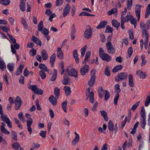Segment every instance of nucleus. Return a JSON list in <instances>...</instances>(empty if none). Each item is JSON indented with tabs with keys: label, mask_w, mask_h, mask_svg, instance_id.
<instances>
[{
	"label": "nucleus",
	"mask_w": 150,
	"mask_h": 150,
	"mask_svg": "<svg viewBox=\"0 0 150 150\" xmlns=\"http://www.w3.org/2000/svg\"><path fill=\"white\" fill-rule=\"evenodd\" d=\"M73 55L75 59L76 63L77 64H78L79 62V59L77 50L75 49L74 50L73 52Z\"/></svg>",
	"instance_id": "obj_25"
},
{
	"label": "nucleus",
	"mask_w": 150,
	"mask_h": 150,
	"mask_svg": "<svg viewBox=\"0 0 150 150\" xmlns=\"http://www.w3.org/2000/svg\"><path fill=\"white\" fill-rule=\"evenodd\" d=\"M0 115H1V118L2 120L7 124V126L8 127L11 128L12 127V123L8 117L7 115H4V113Z\"/></svg>",
	"instance_id": "obj_3"
},
{
	"label": "nucleus",
	"mask_w": 150,
	"mask_h": 150,
	"mask_svg": "<svg viewBox=\"0 0 150 150\" xmlns=\"http://www.w3.org/2000/svg\"><path fill=\"white\" fill-rule=\"evenodd\" d=\"M123 67V66L121 65H118L115 67L113 70L112 72H116L119 70H121Z\"/></svg>",
	"instance_id": "obj_34"
},
{
	"label": "nucleus",
	"mask_w": 150,
	"mask_h": 150,
	"mask_svg": "<svg viewBox=\"0 0 150 150\" xmlns=\"http://www.w3.org/2000/svg\"><path fill=\"white\" fill-rule=\"evenodd\" d=\"M30 88L33 91L35 94L41 95L43 93V91L40 88H38L37 86L35 85L30 86Z\"/></svg>",
	"instance_id": "obj_4"
},
{
	"label": "nucleus",
	"mask_w": 150,
	"mask_h": 150,
	"mask_svg": "<svg viewBox=\"0 0 150 150\" xmlns=\"http://www.w3.org/2000/svg\"><path fill=\"white\" fill-rule=\"evenodd\" d=\"M44 25L43 24V22L42 21H40L38 26V31H41L42 30V29L43 28Z\"/></svg>",
	"instance_id": "obj_44"
},
{
	"label": "nucleus",
	"mask_w": 150,
	"mask_h": 150,
	"mask_svg": "<svg viewBox=\"0 0 150 150\" xmlns=\"http://www.w3.org/2000/svg\"><path fill=\"white\" fill-rule=\"evenodd\" d=\"M64 89L65 91V94L66 96H69L70 95L71 91L69 87L66 86L64 88Z\"/></svg>",
	"instance_id": "obj_37"
},
{
	"label": "nucleus",
	"mask_w": 150,
	"mask_h": 150,
	"mask_svg": "<svg viewBox=\"0 0 150 150\" xmlns=\"http://www.w3.org/2000/svg\"><path fill=\"white\" fill-rule=\"evenodd\" d=\"M15 108L16 110H18L21 104V101L20 96H17L16 98L15 102Z\"/></svg>",
	"instance_id": "obj_8"
},
{
	"label": "nucleus",
	"mask_w": 150,
	"mask_h": 150,
	"mask_svg": "<svg viewBox=\"0 0 150 150\" xmlns=\"http://www.w3.org/2000/svg\"><path fill=\"white\" fill-rule=\"evenodd\" d=\"M66 70L68 72V74L71 76H73L75 78L78 77L77 71L74 68H72L70 70L69 69H67Z\"/></svg>",
	"instance_id": "obj_7"
},
{
	"label": "nucleus",
	"mask_w": 150,
	"mask_h": 150,
	"mask_svg": "<svg viewBox=\"0 0 150 150\" xmlns=\"http://www.w3.org/2000/svg\"><path fill=\"white\" fill-rule=\"evenodd\" d=\"M57 56L60 59H62L64 58L63 53L61 48L59 47L57 48Z\"/></svg>",
	"instance_id": "obj_21"
},
{
	"label": "nucleus",
	"mask_w": 150,
	"mask_h": 150,
	"mask_svg": "<svg viewBox=\"0 0 150 150\" xmlns=\"http://www.w3.org/2000/svg\"><path fill=\"white\" fill-rule=\"evenodd\" d=\"M95 78V76H91V79L88 82V85L90 87L92 86L94 84Z\"/></svg>",
	"instance_id": "obj_39"
},
{
	"label": "nucleus",
	"mask_w": 150,
	"mask_h": 150,
	"mask_svg": "<svg viewBox=\"0 0 150 150\" xmlns=\"http://www.w3.org/2000/svg\"><path fill=\"white\" fill-rule=\"evenodd\" d=\"M113 30V29L109 25H107L106 29L105 30V31L106 32L108 33H112Z\"/></svg>",
	"instance_id": "obj_63"
},
{
	"label": "nucleus",
	"mask_w": 150,
	"mask_h": 150,
	"mask_svg": "<svg viewBox=\"0 0 150 150\" xmlns=\"http://www.w3.org/2000/svg\"><path fill=\"white\" fill-rule=\"evenodd\" d=\"M10 2V1L9 0H1V4L6 6L9 4Z\"/></svg>",
	"instance_id": "obj_53"
},
{
	"label": "nucleus",
	"mask_w": 150,
	"mask_h": 150,
	"mask_svg": "<svg viewBox=\"0 0 150 150\" xmlns=\"http://www.w3.org/2000/svg\"><path fill=\"white\" fill-rule=\"evenodd\" d=\"M47 133L46 131H41L40 133V136L43 138H45Z\"/></svg>",
	"instance_id": "obj_61"
},
{
	"label": "nucleus",
	"mask_w": 150,
	"mask_h": 150,
	"mask_svg": "<svg viewBox=\"0 0 150 150\" xmlns=\"http://www.w3.org/2000/svg\"><path fill=\"white\" fill-rule=\"evenodd\" d=\"M24 67V65L21 64H20L16 71V75H18L22 73Z\"/></svg>",
	"instance_id": "obj_27"
},
{
	"label": "nucleus",
	"mask_w": 150,
	"mask_h": 150,
	"mask_svg": "<svg viewBox=\"0 0 150 150\" xmlns=\"http://www.w3.org/2000/svg\"><path fill=\"white\" fill-rule=\"evenodd\" d=\"M54 72L53 73V76L50 79V80L52 81H55L56 78L57 74V71L55 69L54 70Z\"/></svg>",
	"instance_id": "obj_42"
},
{
	"label": "nucleus",
	"mask_w": 150,
	"mask_h": 150,
	"mask_svg": "<svg viewBox=\"0 0 150 150\" xmlns=\"http://www.w3.org/2000/svg\"><path fill=\"white\" fill-rule=\"evenodd\" d=\"M41 31L43 34L45 35H47L49 33L48 30L45 28H44Z\"/></svg>",
	"instance_id": "obj_62"
},
{
	"label": "nucleus",
	"mask_w": 150,
	"mask_h": 150,
	"mask_svg": "<svg viewBox=\"0 0 150 150\" xmlns=\"http://www.w3.org/2000/svg\"><path fill=\"white\" fill-rule=\"evenodd\" d=\"M12 137L13 140L15 141H17V135L16 132L13 131H12Z\"/></svg>",
	"instance_id": "obj_54"
},
{
	"label": "nucleus",
	"mask_w": 150,
	"mask_h": 150,
	"mask_svg": "<svg viewBox=\"0 0 150 150\" xmlns=\"http://www.w3.org/2000/svg\"><path fill=\"white\" fill-rule=\"evenodd\" d=\"M150 103V97L148 96L145 100V105L146 107H147Z\"/></svg>",
	"instance_id": "obj_57"
},
{
	"label": "nucleus",
	"mask_w": 150,
	"mask_h": 150,
	"mask_svg": "<svg viewBox=\"0 0 150 150\" xmlns=\"http://www.w3.org/2000/svg\"><path fill=\"white\" fill-rule=\"evenodd\" d=\"M103 60H105L107 62H109L111 60V57L108 54L105 53L101 55L100 57Z\"/></svg>",
	"instance_id": "obj_18"
},
{
	"label": "nucleus",
	"mask_w": 150,
	"mask_h": 150,
	"mask_svg": "<svg viewBox=\"0 0 150 150\" xmlns=\"http://www.w3.org/2000/svg\"><path fill=\"white\" fill-rule=\"evenodd\" d=\"M117 10L116 8H112L110 11L107 12V14L110 16L112 14H115L117 12Z\"/></svg>",
	"instance_id": "obj_41"
},
{
	"label": "nucleus",
	"mask_w": 150,
	"mask_h": 150,
	"mask_svg": "<svg viewBox=\"0 0 150 150\" xmlns=\"http://www.w3.org/2000/svg\"><path fill=\"white\" fill-rule=\"evenodd\" d=\"M112 23L114 27L117 28H118L120 25V23L115 20H113L112 21Z\"/></svg>",
	"instance_id": "obj_40"
},
{
	"label": "nucleus",
	"mask_w": 150,
	"mask_h": 150,
	"mask_svg": "<svg viewBox=\"0 0 150 150\" xmlns=\"http://www.w3.org/2000/svg\"><path fill=\"white\" fill-rule=\"evenodd\" d=\"M71 9V6L68 4H67L63 10V16L64 17H65L69 13Z\"/></svg>",
	"instance_id": "obj_11"
},
{
	"label": "nucleus",
	"mask_w": 150,
	"mask_h": 150,
	"mask_svg": "<svg viewBox=\"0 0 150 150\" xmlns=\"http://www.w3.org/2000/svg\"><path fill=\"white\" fill-rule=\"evenodd\" d=\"M89 70V66L87 65H85L81 68L80 73L81 75H84L87 73Z\"/></svg>",
	"instance_id": "obj_13"
},
{
	"label": "nucleus",
	"mask_w": 150,
	"mask_h": 150,
	"mask_svg": "<svg viewBox=\"0 0 150 150\" xmlns=\"http://www.w3.org/2000/svg\"><path fill=\"white\" fill-rule=\"evenodd\" d=\"M59 68L61 71V74L63 75L64 73V62L62 61L59 63Z\"/></svg>",
	"instance_id": "obj_24"
},
{
	"label": "nucleus",
	"mask_w": 150,
	"mask_h": 150,
	"mask_svg": "<svg viewBox=\"0 0 150 150\" xmlns=\"http://www.w3.org/2000/svg\"><path fill=\"white\" fill-rule=\"evenodd\" d=\"M31 40L37 45L41 46V41L36 37L33 36L31 38Z\"/></svg>",
	"instance_id": "obj_22"
},
{
	"label": "nucleus",
	"mask_w": 150,
	"mask_h": 150,
	"mask_svg": "<svg viewBox=\"0 0 150 150\" xmlns=\"http://www.w3.org/2000/svg\"><path fill=\"white\" fill-rule=\"evenodd\" d=\"M79 140V137H75L74 139L71 142V144L73 145H75L77 144Z\"/></svg>",
	"instance_id": "obj_45"
},
{
	"label": "nucleus",
	"mask_w": 150,
	"mask_h": 150,
	"mask_svg": "<svg viewBox=\"0 0 150 150\" xmlns=\"http://www.w3.org/2000/svg\"><path fill=\"white\" fill-rule=\"evenodd\" d=\"M39 74L41 78L42 79H45L46 76L45 73L43 71H40Z\"/></svg>",
	"instance_id": "obj_58"
},
{
	"label": "nucleus",
	"mask_w": 150,
	"mask_h": 150,
	"mask_svg": "<svg viewBox=\"0 0 150 150\" xmlns=\"http://www.w3.org/2000/svg\"><path fill=\"white\" fill-rule=\"evenodd\" d=\"M140 103V101H138L135 103L133 105H132L131 108V110L132 111H134L137 108V107L139 106Z\"/></svg>",
	"instance_id": "obj_52"
},
{
	"label": "nucleus",
	"mask_w": 150,
	"mask_h": 150,
	"mask_svg": "<svg viewBox=\"0 0 150 150\" xmlns=\"http://www.w3.org/2000/svg\"><path fill=\"white\" fill-rule=\"evenodd\" d=\"M92 30L91 27L89 25L86 27V29L84 32V37L86 39H88L92 36Z\"/></svg>",
	"instance_id": "obj_2"
},
{
	"label": "nucleus",
	"mask_w": 150,
	"mask_h": 150,
	"mask_svg": "<svg viewBox=\"0 0 150 150\" xmlns=\"http://www.w3.org/2000/svg\"><path fill=\"white\" fill-rule=\"evenodd\" d=\"M108 127L110 132L114 130V124L111 120H110L108 124Z\"/></svg>",
	"instance_id": "obj_30"
},
{
	"label": "nucleus",
	"mask_w": 150,
	"mask_h": 150,
	"mask_svg": "<svg viewBox=\"0 0 150 150\" xmlns=\"http://www.w3.org/2000/svg\"><path fill=\"white\" fill-rule=\"evenodd\" d=\"M136 75L141 79H144L146 76L145 72H143L141 70H139L136 72Z\"/></svg>",
	"instance_id": "obj_15"
},
{
	"label": "nucleus",
	"mask_w": 150,
	"mask_h": 150,
	"mask_svg": "<svg viewBox=\"0 0 150 150\" xmlns=\"http://www.w3.org/2000/svg\"><path fill=\"white\" fill-rule=\"evenodd\" d=\"M150 13V9L149 8H147L146 9V12L145 14V18H147Z\"/></svg>",
	"instance_id": "obj_64"
},
{
	"label": "nucleus",
	"mask_w": 150,
	"mask_h": 150,
	"mask_svg": "<svg viewBox=\"0 0 150 150\" xmlns=\"http://www.w3.org/2000/svg\"><path fill=\"white\" fill-rule=\"evenodd\" d=\"M67 104V103L66 101L63 102L62 104V106L65 112H67V110L66 109V106Z\"/></svg>",
	"instance_id": "obj_56"
},
{
	"label": "nucleus",
	"mask_w": 150,
	"mask_h": 150,
	"mask_svg": "<svg viewBox=\"0 0 150 150\" xmlns=\"http://www.w3.org/2000/svg\"><path fill=\"white\" fill-rule=\"evenodd\" d=\"M39 68L41 70H43L44 71L46 72L48 71L47 67L44 64H40L39 66Z\"/></svg>",
	"instance_id": "obj_31"
},
{
	"label": "nucleus",
	"mask_w": 150,
	"mask_h": 150,
	"mask_svg": "<svg viewBox=\"0 0 150 150\" xmlns=\"http://www.w3.org/2000/svg\"><path fill=\"white\" fill-rule=\"evenodd\" d=\"M146 117H143L140 119V122L142 128L144 129L146 125Z\"/></svg>",
	"instance_id": "obj_36"
},
{
	"label": "nucleus",
	"mask_w": 150,
	"mask_h": 150,
	"mask_svg": "<svg viewBox=\"0 0 150 150\" xmlns=\"http://www.w3.org/2000/svg\"><path fill=\"white\" fill-rule=\"evenodd\" d=\"M145 111L144 109V107L143 106L142 107V109L140 112V115L142 118L146 117L145 114Z\"/></svg>",
	"instance_id": "obj_48"
},
{
	"label": "nucleus",
	"mask_w": 150,
	"mask_h": 150,
	"mask_svg": "<svg viewBox=\"0 0 150 150\" xmlns=\"http://www.w3.org/2000/svg\"><path fill=\"white\" fill-rule=\"evenodd\" d=\"M140 27L142 33V37L144 38V40H148L149 33L147 30L145 26L144 22H142L140 24Z\"/></svg>",
	"instance_id": "obj_1"
},
{
	"label": "nucleus",
	"mask_w": 150,
	"mask_h": 150,
	"mask_svg": "<svg viewBox=\"0 0 150 150\" xmlns=\"http://www.w3.org/2000/svg\"><path fill=\"white\" fill-rule=\"evenodd\" d=\"M132 16L129 13H127V15L125 17H124V16H121V20H123L124 22H127L131 20L132 18Z\"/></svg>",
	"instance_id": "obj_14"
},
{
	"label": "nucleus",
	"mask_w": 150,
	"mask_h": 150,
	"mask_svg": "<svg viewBox=\"0 0 150 150\" xmlns=\"http://www.w3.org/2000/svg\"><path fill=\"white\" fill-rule=\"evenodd\" d=\"M62 83L64 85H68L69 84V81L68 76L66 77L65 75L64 76V79L62 81Z\"/></svg>",
	"instance_id": "obj_35"
},
{
	"label": "nucleus",
	"mask_w": 150,
	"mask_h": 150,
	"mask_svg": "<svg viewBox=\"0 0 150 150\" xmlns=\"http://www.w3.org/2000/svg\"><path fill=\"white\" fill-rule=\"evenodd\" d=\"M86 91V93H89L88 97L89 98V100L90 102L91 103H93L94 102V93L93 91H91L90 92V89L89 88H87Z\"/></svg>",
	"instance_id": "obj_12"
},
{
	"label": "nucleus",
	"mask_w": 150,
	"mask_h": 150,
	"mask_svg": "<svg viewBox=\"0 0 150 150\" xmlns=\"http://www.w3.org/2000/svg\"><path fill=\"white\" fill-rule=\"evenodd\" d=\"M56 57V54H53L50 57V63L51 64V66L53 67V66L54 62L55 59Z\"/></svg>",
	"instance_id": "obj_26"
},
{
	"label": "nucleus",
	"mask_w": 150,
	"mask_h": 150,
	"mask_svg": "<svg viewBox=\"0 0 150 150\" xmlns=\"http://www.w3.org/2000/svg\"><path fill=\"white\" fill-rule=\"evenodd\" d=\"M25 1L26 0H21L20 1V9L23 12H24L25 10Z\"/></svg>",
	"instance_id": "obj_16"
},
{
	"label": "nucleus",
	"mask_w": 150,
	"mask_h": 150,
	"mask_svg": "<svg viewBox=\"0 0 150 150\" xmlns=\"http://www.w3.org/2000/svg\"><path fill=\"white\" fill-rule=\"evenodd\" d=\"M133 50L132 47H129L127 50V53L129 58H130L132 55L133 53Z\"/></svg>",
	"instance_id": "obj_55"
},
{
	"label": "nucleus",
	"mask_w": 150,
	"mask_h": 150,
	"mask_svg": "<svg viewBox=\"0 0 150 150\" xmlns=\"http://www.w3.org/2000/svg\"><path fill=\"white\" fill-rule=\"evenodd\" d=\"M141 7H143L142 5L139 4H137L135 8V12L136 16L137 18V20L139 21L140 18V14L141 11L140 8Z\"/></svg>",
	"instance_id": "obj_9"
},
{
	"label": "nucleus",
	"mask_w": 150,
	"mask_h": 150,
	"mask_svg": "<svg viewBox=\"0 0 150 150\" xmlns=\"http://www.w3.org/2000/svg\"><path fill=\"white\" fill-rule=\"evenodd\" d=\"M132 0H127V8L128 10L131 9L132 6Z\"/></svg>",
	"instance_id": "obj_43"
},
{
	"label": "nucleus",
	"mask_w": 150,
	"mask_h": 150,
	"mask_svg": "<svg viewBox=\"0 0 150 150\" xmlns=\"http://www.w3.org/2000/svg\"><path fill=\"white\" fill-rule=\"evenodd\" d=\"M12 147L15 149H17L20 146V144L18 142L14 143L12 145Z\"/></svg>",
	"instance_id": "obj_60"
},
{
	"label": "nucleus",
	"mask_w": 150,
	"mask_h": 150,
	"mask_svg": "<svg viewBox=\"0 0 150 150\" xmlns=\"http://www.w3.org/2000/svg\"><path fill=\"white\" fill-rule=\"evenodd\" d=\"M128 74L127 73H120L118 75L117 80L115 79V81H119L125 79L127 77Z\"/></svg>",
	"instance_id": "obj_10"
},
{
	"label": "nucleus",
	"mask_w": 150,
	"mask_h": 150,
	"mask_svg": "<svg viewBox=\"0 0 150 150\" xmlns=\"http://www.w3.org/2000/svg\"><path fill=\"white\" fill-rule=\"evenodd\" d=\"M106 47L108 53L111 54L115 53V49L111 42H108L106 43Z\"/></svg>",
	"instance_id": "obj_5"
},
{
	"label": "nucleus",
	"mask_w": 150,
	"mask_h": 150,
	"mask_svg": "<svg viewBox=\"0 0 150 150\" xmlns=\"http://www.w3.org/2000/svg\"><path fill=\"white\" fill-rule=\"evenodd\" d=\"M115 88L116 92L117 93L115 96L114 99V103L115 105H117V103L119 97V94H118L120 91V86L118 84H116L115 86Z\"/></svg>",
	"instance_id": "obj_6"
},
{
	"label": "nucleus",
	"mask_w": 150,
	"mask_h": 150,
	"mask_svg": "<svg viewBox=\"0 0 150 150\" xmlns=\"http://www.w3.org/2000/svg\"><path fill=\"white\" fill-rule=\"evenodd\" d=\"M86 46L85 45L81 50V57H83L85 55V52L86 50Z\"/></svg>",
	"instance_id": "obj_51"
},
{
	"label": "nucleus",
	"mask_w": 150,
	"mask_h": 150,
	"mask_svg": "<svg viewBox=\"0 0 150 150\" xmlns=\"http://www.w3.org/2000/svg\"><path fill=\"white\" fill-rule=\"evenodd\" d=\"M1 131V132L6 134H10L9 131H8L4 127H2L1 128H0Z\"/></svg>",
	"instance_id": "obj_50"
},
{
	"label": "nucleus",
	"mask_w": 150,
	"mask_h": 150,
	"mask_svg": "<svg viewBox=\"0 0 150 150\" xmlns=\"http://www.w3.org/2000/svg\"><path fill=\"white\" fill-rule=\"evenodd\" d=\"M41 54L43 60H47L48 58V56L47 54V52L44 50H42L41 51Z\"/></svg>",
	"instance_id": "obj_28"
},
{
	"label": "nucleus",
	"mask_w": 150,
	"mask_h": 150,
	"mask_svg": "<svg viewBox=\"0 0 150 150\" xmlns=\"http://www.w3.org/2000/svg\"><path fill=\"white\" fill-rule=\"evenodd\" d=\"M6 68V65L4 60L0 57V69L3 71Z\"/></svg>",
	"instance_id": "obj_29"
},
{
	"label": "nucleus",
	"mask_w": 150,
	"mask_h": 150,
	"mask_svg": "<svg viewBox=\"0 0 150 150\" xmlns=\"http://www.w3.org/2000/svg\"><path fill=\"white\" fill-rule=\"evenodd\" d=\"M14 64L13 63H9L7 65V68L10 71H12L14 69Z\"/></svg>",
	"instance_id": "obj_32"
},
{
	"label": "nucleus",
	"mask_w": 150,
	"mask_h": 150,
	"mask_svg": "<svg viewBox=\"0 0 150 150\" xmlns=\"http://www.w3.org/2000/svg\"><path fill=\"white\" fill-rule=\"evenodd\" d=\"M105 74L107 76H109L110 75V70L108 66L106 67L105 71Z\"/></svg>",
	"instance_id": "obj_49"
},
{
	"label": "nucleus",
	"mask_w": 150,
	"mask_h": 150,
	"mask_svg": "<svg viewBox=\"0 0 150 150\" xmlns=\"http://www.w3.org/2000/svg\"><path fill=\"white\" fill-rule=\"evenodd\" d=\"M60 90L57 87H56L54 89V93L56 97L58 98L59 95Z\"/></svg>",
	"instance_id": "obj_47"
},
{
	"label": "nucleus",
	"mask_w": 150,
	"mask_h": 150,
	"mask_svg": "<svg viewBox=\"0 0 150 150\" xmlns=\"http://www.w3.org/2000/svg\"><path fill=\"white\" fill-rule=\"evenodd\" d=\"M107 23V22L104 21L100 23L99 25L97 27V29H100L104 28Z\"/></svg>",
	"instance_id": "obj_33"
},
{
	"label": "nucleus",
	"mask_w": 150,
	"mask_h": 150,
	"mask_svg": "<svg viewBox=\"0 0 150 150\" xmlns=\"http://www.w3.org/2000/svg\"><path fill=\"white\" fill-rule=\"evenodd\" d=\"M106 90H103L102 87H100L98 89V94L99 97L101 98H103L104 95L105 93Z\"/></svg>",
	"instance_id": "obj_23"
},
{
	"label": "nucleus",
	"mask_w": 150,
	"mask_h": 150,
	"mask_svg": "<svg viewBox=\"0 0 150 150\" xmlns=\"http://www.w3.org/2000/svg\"><path fill=\"white\" fill-rule=\"evenodd\" d=\"M148 40H145L144 42V40L143 39H141L140 41V47L141 50H142L143 47V45H144V47L145 49H147V47L148 42Z\"/></svg>",
	"instance_id": "obj_17"
},
{
	"label": "nucleus",
	"mask_w": 150,
	"mask_h": 150,
	"mask_svg": "<svg viewBox=\"0 0 150 150\" xmlns=\"http://www.w3.org/2000/svg\"><path fill=\"white\" fill-rule=\"evenodd\" d=\"M100 112L104 118L105 121H107L108 120V118L107 116V113L104 110H101Z\"/></svg>",
	"instance_id": "obj_38"
},
{
	"label": "nucleus",
	"mask_w": 150,
	"mask_h": 150,
	"mask_svg": "<svg viewBox=\"0 0 150 150\" xmlns=\"http://www.w3.org/2000/svg\"><path fill=\"white\" fill-rule=\"evenodd\" d=\"M128 84L131 87L134 86L133 77L132 74L129 75L128 76Z\"/></svg>",
	"instance_id": "obj_19"
},
{
	"label": "nucleus",
	"mask_w": 150,
	"mask_h": 150,
	"mask_svg": "<svg viewBox=\"0 0 150 150\" xmlns=\"http://www.w3.org/2000/svg\"><path fill=\"white\" fill-rule=\"evenodd\" d=\"M49 100L53 105H55L57 103V99L53 96H51L49 98Z\"/></svg>",
	"instance_id": "obj_20"
},
{
	"label": "nucleus",
	"mask_w": 150,
	"mask_h": 150,
	"mask_svg": "<svg viewBox=\"0 0 150 150\" xmlns=\"http://www.w3.org/2000/svg\"><path fill=\"white\" fill-rule=\"evenodd\" d=\"M29 53L31 56L34 57L36 54V51L34 48H32L30 50Z\"/></svg>",
	"instance_id": "obj_46"
},
{
	"label": "nucleus",
	"mask_w": 150,
	"mask_h": 150,
	"mask_svg": "<svg viewBox=\"0 0 150 150\" xmlns=\"http://www.w3.org/2000/svg\"><path fill=\"white\" fill-rule=\"evenodd\" d=\"M18 117L20 120L23 122H25L23 116V113L22 112H20L18 114Z\"/></svg>",
	"instance_id": "obj_59"
}]
</instances>
